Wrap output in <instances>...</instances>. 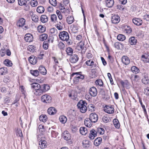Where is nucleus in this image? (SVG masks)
Here are the masks:
<instances>
[{"label":"nucleus","mask_w":149,"mask_h":149,"mask_svg":"<svg viewBox=\"0 0 149 149\" xmlns=\"http://www.w3.org/2000/svg\"><path fill=\"white\" fill-rule=\"evenodd\" d=\"M18 3L19 5L22 6L26 5V1L24 0H18Z\"/></svg>","instance_id":"obj_53"},{"label":"nucleus","mask_w":149,"mask_h":149,"mask_svg":"<svg viewBox=\"0 0 149 149\" xmlns=\"http://www.w3.org/2000/svg\"><path fill=\"white\" fill-rule=\"evenodd\" d=\"M52 100V97L48 95H44L41 97V100L42 102L46 103H49Z\"/></svg>","instance_id":"obj_3"},{"label":"nucleus","mask_w":149,"mask_h":149,"mask_svg":"<svg viewBox=\"0 0 149 149\" xmlns=\"http://www.w3.org/2000/svg\"><path fill=\"white\" fill-rule=\"evenodd\" d=\"M141 60L144 63L149 62V55L147 54L143 55L141 56Z\"/></svg>","instance_id":"obj_19"},{"label":"nucleus","mask_w":149,"mask_h":149,"mask_svg":"<svg viewBox=\"0 0 149 149\" xmlns=\"http://www.w3.org/2000/svg\"><path fill=\"white\" fill-rule=\"evenodd\" d=\"M70 59L71 63H75L78 61L79 58L77 55L74 54L71 56Z\"/></svg>","instance_id":"obj_14"},{"label":"nucleus","mask_w":149,"mask_h":149,"mask_svg":"<svg viewBox=\"0 0 149 149\" xmlns=\"http://www.w3.org/2000/svg\"><path fill=\"white\" fill-rule=\"evenodd\" d=\"M47 143L45 140H41L39 141V145L40 147L41 148H43L46 147Z\"/></svg>","instance_id":"obj_20"},{"label":"nucleus","mask_w":149,"mask_h":149,"mask_svg":"<svg viewBox=\"0 0 149 149\" xmlns=\"http://www.w3.org/2000/svg\"><path fill=\"white\" fill-rule=\"evenodd\" d=\"M113 122L114 125L116 128H118L120 127V124L118 119H114L113 120Z\"/></svg>","instance_id":"obj_36"},{"label":"nucleus","mask_w":149,"mask_h":149,"mask_svg":"<svg viewBox=\"0 0 149 149\" xmlns=\"http://www.w3.org/2000/svg\"><path fill=\"white\" fill-rule=\"evenodd\" d=\"M80 133L83 135H85L88 132L87 128L84 127H81L80 129Z\"/></svg>","instance_id":"obj_28"},{"label":"nucleus","mask_w":149,"mask_h":149,"mask_svg":"<svg viewBox=\"0 0 149 149\" xmlns=\"http://www.w3.org/2000/svg\"><path fill=\"white\" fill-rule=\"evenodd\" d=\"M29 60L31 64L35 65L36 64L37 62V58L36 57L33 56L29 58Z\"/></svg>","instance_id":"obj_13"},{"label":"nucleus","mask_w":149,"mask_h":149,"mask_svg":"<svg viewBox=\"0 0 149 149\" xmlns=\"http://www.w3.org/2000/svg\"><path fill=\"white\" fill-rule=\"evenodd\" d=\"M136 42L137 40L134 37H131L129 40V42L131 45H135Z\"/></svg>","instance_id":"obj_21"},{"label":"nucleus","mask_w":149,"mask_h":149,"mask_svg":"<svg viewBox=\"0 0 149 149\" xmlns=\"http://www.w3.org/2000/svg\"><path fill=\"white\" fill-rule=\"evenodd\" d=\"M102 139L101 137L97 138L95 140L94 144L96 146H98L101 143Z\"/></svg>","instance_id":"obj_25"},{"label":"nucleus","mask_w":149,"mask_h":149,"mask_svg":"<svg viewBox=\"0 0 149 149\" xmlns=\"http://www.w3.org/2000/svg\"><path fill=\"white\" fill-rule=\"evenodd\" d=\"M125 32L127 33H130L132 32V29L129 26H127L125 30Z\"/></svg>","instance_id":"obj_61"},{"label":"nucleus","mask_w":149,"mask_h":149,"mask_svg":"<svg viewBox=\"0 0 149 149\" xmlns=\"http://www.w3.org/2000/svg\"><path fill=\"white\" fill-rule=\"evenodd\" d=\"M97 132L96 131L94 130H92L90 131L89 134V137L91 139H93L95 136H97Z\"/></svg>","instance_id":"obj_12"},{"label":"nucleus","mask_w":149,"mask_h":149,"mask_svg":"<svg viewBox=\"0 0 149 149\" xmlns=\"http://www.w3.org/2000/svg\"><path fill=\"white\" fill-rule=\"evenodd\" d=\"M59 120L62 123H65L67 121L66 117L64 116H62L59 117Z\"/></svg>","instance_id":"obj_38"},{"label":"nucleus","mask_w":149,"mask_h":149,"mask_svg":"<svg viewBox=\"0 0 149 149\" xmlns=\"http://www.w3.org/2000/svg\"><path fill=\"white\" fill-rule=\"evenodd\" d=\"M66 51L68 55H71L72 54L73 51L72 48L68 47L66 49Z\"/></svg>","instance_id":"obj_45"},{"label":"nucleus","mask_w":149,"mask_h":149,"mask_svg":"<svg viewBox=\"0 0 149 149\" xmlns=\"http://www.w3.org/2000/svg\"><path fill=\"white\" fill-rule=\"evenodd\" d=\"M102 120L104 122L106 123L109 122L110 119L108 117L104 116L102 117Z\"/></svg>","instance_id":"obj_54"},{"label":"nucleus","mask_w":149,"mask_h":149,"mask_svg":"<svg viewBox=\"0 0 149 149\" xmlns=\"http://www.w3.org/2000/svg\"><path fill=\"white\" fill-rule=\"evenodd\" d=\"M16 134L17 136L22 137V131L19 129H17L16 132Z\"/></svg>","instance_id":"obj_47"},{"label":"nucleus","mask_w":149,"mask_h":149,"mask_svg":"<svg viewBox=\"0 0 149 149\" xmlns=\"http://www.w3.org/2000/svg\"><path fill=\"white\" fill-rule=\"evenodd\" d=\"M58 46L61 49H64L65 47V45L62 42H60L58 45Z\"/></svg>","instance_id":"obj_50"},{"label":"nucleus","mask_w":149,"mask_h":149,"mask_svg":"<svg viewBox=\"0 0 149 149\" xmlns=\"http://www.w3.org/2000/svg\"><path fill=\"white\" fill-rule=\"evenodd\" d=\"M50 3L53 6H55L57 5V2L56 0H49Z\"/></svg>","instance_id":"obj_57"},{"label":"nucleus","mask_w":149,"mask_h":149,"mask_svg":"<svg viewBox=\"0 0 149 149\" xmlns=\"http://www.w3.org/2000/svg\"><path fill=\"white\" fill-rule=\"evenodd\" d=\"M25 22L26 20L24 18H20L17 22V25L18 26L22 27L25 25Z\"/></svg>","instance_id":"obj_9"},{"label":"nucleus","mask_w":149,"mask_h":149,"mask_svg":"<svg viewBox=\"0 0 149 149\" xmlns=\"http://www.w3.org/2000/svg\"><path fill=\"white\" fill-rule=\"evenodd\" d=\"M117 38L118 40L120 41H123L126 38L125 36L122 34H119L117 36Z\"/></svg>","instance_id":"obj_42"},{"label":"nucleus","mask_w":149,"mask_h":149,"mask_svg":"<svg viewBox=\"0 0 149 149\" xmlns=\"http://www.w3.org/2000/svg\"><path fill=\"white\" fill-rule=\"evenodd\" d=\"M131 70L133 73L135 74L138 73L139 72V69L136 66H133L131 68Z\"/></svg>","instance_id":"obj_31"},{"label":"nucleus","mask_w":149,"mask_h":149,"mask_svg":"<svg viewBox=\"0 0 149 149\" xmlns=\"http://www.w3.org/2000/svg\"><path fill=\"white\" fill-rule=\"evenodd\" d=\"M89 92L90 95L93 97L96 96L97 93V89L94 87H93L90 89Z\"/></svg>","instance_id":"obj_7"},{"label":"nucleus","mask_w":149,"mask_h":149,"mask_svg":"<svg viewBox=\"0 0 149 149\" xmlns=\"http://www.w3.org/2000/svg\"><path fill=\"white\" fill-rule=\"evenodd\" d=\"M56 13L57 15L58 16L59 19L61 20L62 19L63 17L60 11L59 10H57Z\"/></svg>","instance_id":"obj_59"},{"label":"nucleus","mask_w":149,"mask_h":149,"mask_svg":"<svg viewBox=\"0 0 149 149\" xmlns=\"http://www.w3.org/2000/svg\"><path fill=\"white\" fill-rule=\"evenodd\" d=\"M120 20L119 16L117 15H114L111 18V21L112 23L114 24L118 23Z\"/></svg>","instance_id":"obj_5"},{"label":"nucleus","mask_w":149,"mask_h":149,"mask_svg":"<svg viewBox=\"0 0 149 149\" xmlns=\"http://www.w3.org/2000/svg\"><path fill=\"white\" fill-rule=\"evenodd\" d=\"M38 70L39 73L40 72L43 75H45L47 73V71L45 68L43 66H40Z\"/></svg>","instance_id":"obj_17"},{"label":"nucleus","mask_w":149,"mask_h":149,"mask_svg":"<svg viewBox=\"0 0 149 149\" xmlns=\"http://www.w3.org/2000/svg\"><path fill=\"white\" fill-rule=\"evenodd\" d=\"M58 134L57 132H55L54 131H52L51 132V135L53 137L55 138L56 137Z\"/></svg>","instance_id":"obj_63"},{"label":"nucleus","mask_w":149,"mask_h":149,"mask_svg":"<svg viewBox=\"0 0 149 149\" xmlns=\"http://www.w3.org/2000/svg\"><path fill=\"white\" fill-rule=\"evenodd\" d=\"M87 103L85 101L81 100L78 103L77 106L80 111L82 113H85L87 110Z\"/></svg>","instance_id":"obj_1"},{"label":"nucleus","mask_w":149,"mask_h":149,"mask_svg":"<svg viewBox=\"0 0 149 149\" xmlns=\"http://www.w3.org/2000/svg\"><path fill=\"white\" fill-rule=\"evenodd\" d=\"M57 19V17L56 15L53 14L51 15V19L52 22H55L56 21Z\"/></svg>","instance_id":"obj_46"},{"label":"nucleus","mask_w":149,"mask_h":149,"mask_svg":"<svg viewBox=\"0 0 149 149\" xmlns=\"http://www.w3.org/2000/svg\"><path fill=\"white\" fill-rule=\"evenodd\" d=\"M33 92L37 96H39L41 95L43 93V91L42 90V88H41L38 89V90H34Z\"/></svg>","instance_id":"obj_27"},{"label":"nucleus","mask_w":149,"mask_h":149,"mask_svg":"<svg viewBox=\"0 0 149 149\" xmlns=\"http://www.w3.org/2000/svg\"><path fill=\"white\" fill-rule=\"evenodd\" d=\"M41 22L43 23H45L48 21L47 17L45 15H42L40 17Z\"/></svg>","instance_id":"obj_30"},{"label":"nucleus","mask_w":149,"mask_h":149,"mask_svg":"<svg viewBox=\"0 0 149 149\" xmlns=\"http://www.w3.org/2000/svg\"><path fill=\"white\" fill-rule=\"evenodd\" d=\"M24 39L26 41L30 42L33 40V37L31 34L27 33L25 35Z\"/></svg>","instance_id":"obj_10"},{"label":"nucleus","mask_w":149,"mask_h":149,"mask_svg":"<svg viewBox=\"0 0 149 149\" xmlns=\"http://www.w3.org/2000/svg\"><path fill=\"white\" fill-rule=\"evenodd\" d=\"M142 81L143 83L145 84H148L149 80L147 74H144L143 78L142 79Z\"/></svg>","instance_id":"obj_23"},{"label":"nucleus","mask_w":149,"mask_h":149,"mask_svg":"<svg viewBox=\"0 0 149 149\" xmlns=\"http://www.w3.org/2000/svg\"><path fill=\"white\" fill-rule=\"evenodd\" d=\"M122 61L123 63L125 65H128L130 62V60L127 57L123 56L122 58Z\"/></svg>","instance_id":"obj_18"},{"label":"nucleus","mask_w":149,"mask_h":149,"mask_svg":"<svg viewBox=\"0 0 149 149\" xmlns=\"http://www.w3.org/2000/svg\"><path fill=\"white\" fill-rule=\"evenodd\" d=\"M42 90L43 91V92H44L48 90L50 88L49 86L47 85L44 84L43 85L41 86V88H42Z\"/></svg>","instance_id":"obj_41"},{"label":"nucleus","mask_w":149,"mask_h":149,"mask_svg":"<svg viewBox=\"0 0 149 149\" xmlns=\"http://www.w3.org/2000/svg\"><path fill=\"white\" fill-rule=\"evenodd\" d=\"M105 3L107 7L109 8L112 7L114 4L113 0H106Z\"/></svg>","instance_id":"obj_24"},{"label":"nucleus","mask_w":149,"mask_h":149,"mask_svg":"<svg viewBox=\"0 0 149 149\" xmlns=\"http://www.w3.org/2000/svg\"><path fill=\"white\" fill-rule=\"evenodd\" d=\"M3 63L5 65H12L13 63L9 59H6L3 62Z\"/></svg>","instance_id":"obj_51"},{"label":"nucleus","mask_w":149,"mask_h":149,"mask_svg":"<svg viewBox=\"0 0 149 149\" xmlns=\"http://www.w3.org/2000/svg\"><path fill=\"white\" fill-rule=\"evenodd\" d=\"M31 6L32 7H35L37 6L38 2L36 0H31L30 1Z\"/></svg>","instance_id":"obj_48"},{"label":"nucleus","mask_w":149,"mask_h":149,"mask_svg":"<svg viewBox=\"0 0 149 149\" xmlns=\"http://www.w3.org/2000/svg\"><path fill=\"white\" fill-rule=\"evenodd\" d=\"M86 64L87 65H93L94 61L90 59L86 62Z\"/></svg>","instance_id":"obj_56"},{"label":"nucleus","mask_w":149,"mask_h":149,"mask_svg":"<svg viewBox=\"0 0 149 149\" xmlns=\"http://www.w3.org/2000/svg\"><path fill=\"white\" fill-rule=\"evenodd\" d=\"M48 37V35L47 34H42L40 36L39 40L41 41H43L47 39Z\"/></svg>","instance_id":"obj_35"},{"label":"nucleus","mask_w":149,"mask_h":149,"mask_svg":"<svg viewBox=\"0 0 149 149\" xmlns=\"http://www.w3.org/2000/svg\"><path fill=\"white\" fill-rule=\"evenodd\" d=\"M79 73H81V72L74 73L72 74L71 75L72 76H73L74 74H76L77 75L75 77H76V79H81V80H82L84 78V76L83 75L79 74Z\"/></svg>","instance_id":"obj_26"},{"label":"nucleus","mask_w":149,"mask_h":149,"mask_svg":"<svg viewBox=\"0 0 149 149\" xmlns=\"http://www.w3.org/2000/svg\"><path fill=\"white\" fill-rule=\"evenodd\" d=\"M37 29L39 32L42 33L45 31L46 28L45 26L40 25L38 27Z\"/></svg>","instance_id":"obj_29"},{"label":"nucleus","mask_w":149,"mask_h":149,"mask_svg":"<svg viewBox=\"0 0 149 149\" xmlns=\"http://www.w3.org/2000/svg\"><path fill=\"white\" fill-rule=\"evenodd\" d=\"M97 134H100L102 135L104 133V130L102 128H97L96 131Z\"/></svg>","instance_id":"obj_43"},{"label":"nucleus","mask_w":149,"mask_h":149,"mask_svg":"<svg viewBox=\"0 0 149 149\" xmlns=\"http://www.w3.org/2000/svg\"><path fill=\"white\" fill-rule=\"evenodd\" d=\"M89 118L92 122L95 123L97 121L98 116L95 113H92L90 114Z\"/></svg>","instance_id":"obj_6"},{"label":"nucleus","mask_w":149,"mask_h":149,"mask_svg":"<svg viewBox=\"0 0 149 149\" xmlns=\"http://www.w3.org/2000/svg\"><path fill=\"white\" fill-rule=\"evenodd\" d=\"M39 119L40 121L45 122L47 120V117L46 115H41L40 116Z\"/></svg>","instance_id":"obj_39"},{"label":"nucleus","mask_w":149,"mask_h":149,"mask_svg":"<svg viewBox=\"0 0 149 149\" xmlns=\"http://www.w3.org/2000/svg\"><path fill=\"white\" fill-rule=\"evenodd\" d=\"M62 136L64 139L66 140H70L71 138L70 134L67 131H65L63 132Z\"/></svg>","instance_id":"obj_8"},{"label":"nucleus","mask_w":149,"mask_h":149,"mask_svg":"<svg viewBox=\"0 0 149 149\" xmlns=\"http://www.w3.org/2000/svg\"><path fill=\"white\" fill-rule=\"evenodd\" d=\"M82 144L84 148H87L89 146V141L87 140H84L83 141Z\"/></svg>","instance_id":"obj_33"},{"label":"nucleus","mask_w":149,"mask_h":149,"mask_svg":"<svg viewBox=\"0 0 149 149\" xmlns=\"http://www.w3.org/2000/svg\"><path fill=\"white\" fill-rule=\"evenodd\" d=\"M114 47L117 49H120V46L121 45V44L119 42H116L114 44Z\"/></svg>","instance_id":"obj_60"},{"label":"nucleus","mask_w":149,"mask_h":149,"mask_svg":"<svg viewBox=\"0 0 149 149\" xmlns=\"http://www.w3.org/2000/svg\"><path fill=\"white\" fill-rule=\"evenodd\" d=\"M31 88L34 89V90H38L41 88V86L39 84L37 83H33L31 85Z\"/></svg>","instance_id":"obj_22"},{"label":"nucleus","mask_w":149,"mask_h":149,"mask_svg":"<svg viewBox=\"0 0 149 149\" xmlns=\"http://www.w3.org/2000/svg\"><path fill=\"white\" fill-rule=\"evenodd\" d=\"M59 36L60 38L62 40L67 42L69 38V36L68 33L65 31H63L60 32Z\"/></svg>","instance_id":"obj_2"},{"label":"nucleus","mask_w":149,"mask_h":149,"mask_svg":"<svg viewBox=\"0 0 149 149\" xmlns=\"http://www.w3.org/2000/svg\"><path fill=\"white\" fill-rule=\"evenodd\" d=\"M43 47L45 49H47L48 47V42L47 41H45L43 42Z\"/></svg>","instance_id":"obj_55"},{"label":"nucleus","mask_w":149,"mask_h":149,"mask_svg":"<svg viewBox=\"0 0 149 149\" xmlns=\"http://www.w3.org/2000/svg\"><path fill=\"white\" fill-rule=\"evenodd\" d=\"M132 21L137 26L141 25L142 23V20L140 19L135 18L133 19Z\"/></svg>","instance_id":"obj_15"},{"label":"nucleus","mask_w":149,"mask_h":149,"mask_svg":"<svg viewBox=\"0 0 149 149\" xmlns=\"http://www.w3.org/2000/svg\"><path fill=\"white\" fill-rule=\"evenodd\" d=\"M37 12L39 13H42L44 12L45 9L44 7L42 6H38L36 9Z\"/></svg>","instance_id":"obj_34"},{"label":"nucleus","mask_w":149,"mask_h":149,"mask_svg":"<svg viewBox=\"0 0 149 149\" xmlns=\"http://www.w3.org/2000/svg\"><path fill=\"white\" fill-rule=\"evenodd\" d=\"M104 110L108 113L112 114L114 112V109L111 106H106L104 108Z\"/></svg>","instance_id":"obj_4"},{"label":"nucleus","mask_w":149,"mask_h":149,"mask_svg":"<svg viewBox=\"0 0 149 149\" xmlns=\"http://www.w3.org/2000/svg\"><path fill=\"white\" fill-rule=\"evenodd\" d=\"M88 109L89 111H95L96 109L94 105L92 104H88Z\"/></svg>","instance_id":"obj_32"},{"label":"nucleus","mask_w":149,"mask_h":149,"mask_svg":"<svg viewBox=\"0 0 149 149\" xmlns=\"http://www.w3.org/2000/svg\"><path fill=\"white\" fill-rule=\"evenodd\" d=\"M78 48H79V49L80 50H81V49L84 48V44L81 41L78 46Z\"/></svg>","instance_id":"obj_58"},{"label":"nucleus","mask_w":149,"mask_h":149,"mask_svg":"<svg viewBox=\"0 0 149 149\" xmlns=\"http://www.w3.org/2000/svg\"><path fill=\"white\" fill-rule=\"evenodd\" d=\"M56 109L54 107H50L47 110V112L50 115H54L56 113Z\"/></svg>","instance_id":"obj_11"},{"label":"nucleus","mask_w":149,"mask_h":149,"mask_svg":"<svg viewBox=\"0 0 149 149\" xmlns=\"http://www.w3.org/2000/svg\"><path fill=\"white\" fill-rule=\"evenodd\" d=\"M50 31L51 33L56 34L57 33V31L56 29L53 28L50 29Z\"/></svg>","instance_id":"obj_62"},{"label":"nucleus","mask_w":149,"mask_h":149,"mask_svg":"<svg viewBox=\"0 0 149 149\" xmlns=\"http://www.w3.org/2000/svg\"><path fill=\"white\" fill-rule=\"evenodd\" d=\"M31 19L33 21L35 22H37L38 20V16L34 14L32 15Z\"/></svg>","instance_id":"obj_49"},{"label":"nucleus","mask_w":149,"mask_h":149,"mask_svg":"<svg viewBox=\"0 0 149 149\" xmlns=\"http://www.w3.org/2000/svg\"><path fill=\"white\" fill-rule=\"evenodd\" d=\"M7 71L6 68L3 67L0 68V74H5Z\"/></svg>","instance_id":"obj_44"},{"label":"nucleus","mask_w":149,"mask_h":149,"mask_svg":"<svg viewBox=\"0 0 149 149\" xmlns=\"http://www.w3.org/2000/svg\"><path fill=\"white\" fill-rule=\"evenodd\" d=\"M67 23L69 24H71L74 22V18L73 17L68 16L66 19Z\"/></svg>","instance_id":"obj_37"},{"label":"nucleus","mask_w":149,"mask_h":149,"mask_svg":"<svg viewBox=\"0 0 149 149\" xmlns=\"http://www.w3.org/2000/svg\"><path fill=\"white\" fill-rule=\"evenodd\" d=\"M30 72L31 74L35 77L38 76L39 74V72L37 70H31Z\"/></svg>","instance_id":"obj_40"},{"label":"nucleus","mask_w":149,"mask_h":149,"mask_svg":"<svg viewBox=\"0 0 149 149\" xmlns=\"http://www.w3.org/2000/svg\"><path fill=\"white\" fill-rule=\"evenodd\" d=\"M144 93L146 95H149V88H145L144 91Z\"/></svg>","instance_id":"obj_64"},{"label":"nucleus","mask_w":149,"mask_h":149,"mask_svg":"<svg viewBox=\"0 0 149 149\" xmlns=\"http://www.w3.org/2000/svg\"><path fill=\"white\" fill-rule=\"evenodd\" d=\"M92 122L89 118H86L84 121L85 125L86 126L89 127H90L92 126Z\"/></svg>","instance_id":"obj_16"},{"label":"nucleus","mask_w":149,"mask_h":149,"mask_svg":"<svg viewBox=\"0 0 149 149\" xmlns=\"http://www.w3.org/2000/svg\"><path fill=\"white\" fill-rule=\"evenodd\" d=\"M95 84L96 85L101 86L103 85V83L102 80L100 79L96 80L95 81Z\"/></svg>","instance_id":"obj_52"}]
</instances>
